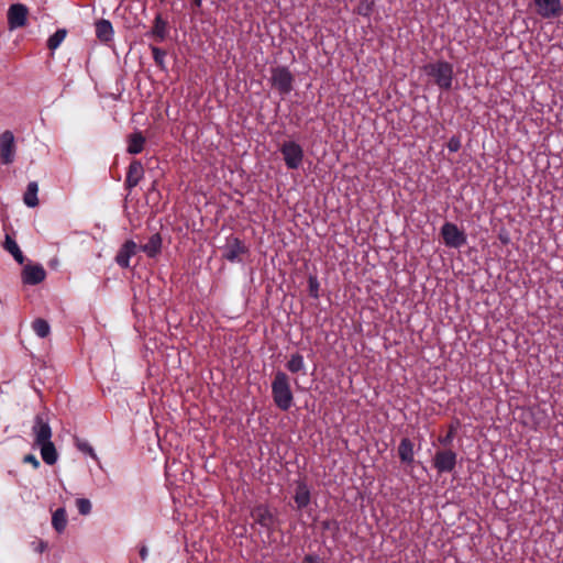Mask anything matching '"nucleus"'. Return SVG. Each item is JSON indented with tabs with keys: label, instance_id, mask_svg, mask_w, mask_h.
Here are the masks:
<instances>
[{
	"label": "nucleus",
	"instance_id": "1",
	"mask_svg": "<svg viewBox=\"0 0 563 563\" xmlns=\"http://www.w3.org/2000/svg\"><path fill=\"white\" fill-rule=\"evenodd\" d=\"M272 394L276 406L282 410H288L292 406V393L288 376L284 372H277L272 383Z\"/></svg>",
	"mask_w": 563,
	"mask_h": 563
},
{
	"label": "nucleus",
	"instance_id": "2",
	"mask_svg": "<svg viewBox=\"0 0 563 563\" xmlns=\"http://www.w3.org/2000/svg\"><path fill=\"white\" fill-rule=\"evenodd\" d=\"M424 73L434 79V82L442 89H450L453 80V67L450 63L439 60L427 64Z\"/></svg>",
	"mask_w": 563,
	"mask_h": 563
},
{
	"label": "nucleus",
	"instance_id": "3",
	"mask_svg": "<svg viewBox=\"0 0 563 563\" xmlns=\"http://www.w3.org/2000/svg\"><path fill=\"white\" fill-rule=\"evenodd\" d=\"M280 152L283 154L285 164L289 169H297L302 164L303 150L298 143L294 141H287L282 145Z\"/></svg>",
	"mask_w": 563,
	"mask_h": 563
},
{
	"label": "nucleus",
	"instance_id": "4",
	"mask_svg": "<svg viewBox=\"0 0 563 563\" xmlns=\"http://www.w3.org/2000/svg\"><path fill=\"white\" fill-rule=\"evenodd\" d=\"M272 85L283 95L289 93L292 89L294 76L285 66H277L272 69Z\"/></svg>",
	"mask_w": 563,
	"mask_h": 563
},
{
	"label": "nucleus",
	"instance_id": "5",
	"mask_svg": "<svg viewBox=\"0 0 563 563\" xmlns=\"http://www.w3.org/2000/svg\"><path fill=\"white\" fill-rule=\"evenodd\" d=\"M16 154L15 139L11 131L0 134V163L10 165L14 162Z\"/></svg>",
	"mask_w": 563,
	"mask_h": 563
},
{
	"label": "nucleus",
	"instance_id": "6",
	"mask_svg": "<svg viewBox=\"0 0 563 563\" xmlns=\"http://www.w3.org/2000/svg\"><path fill=\"white\" fill-rule=\"evenodd\" d=\"M441 234L446 246L459 249L466 243V235L456 224L445 222L441 228Z\"/></svg>",
	"mask_w": 563,
	"mask_h": 563
},
{
	"label": "nucleus",
	"instance_id": "7",
	"mask_svg": "<svg viewBox=\"0 0 563 563\" xmlns=\"http://www.w3.org/2000/svg\"><path fill=\"white\" fill-rule=\"evenodd\" d=\"M32 434L34 437V445L52 440V428L45 415H36L32 427Z\"/></svg>",
	"mask_w": 563,
	"mask_h": 563
},
{
	"label": "nucleus",
	"instance_id": "8",
	"mask_svg": "<svg viewBox=\"0 0 563 563\" xmlns=\"http://www.w3.org/2000/svg\"><path fill=\"white\" fill-rule=\"evenodd\" d=\"M456 465V453L452 450L438 451L433 459V466L439 473H450Z\"/></svg>",
	"mask_w": 563,
	"mask_h": 563
},
{
	"label": "nucleus",
	"instance_id": "9",
	"mask_svg": "<svg viewBox=\"0 0 563 563\" xmlns=\"http://www.w3.org/2000/svg\"><path fill=\"white\" fill-rule=\"evenodd\" d=\"M539 15L544 19H555L563 13L561 0H534Z\"/></svg>",
	"mask_w": 563,
	"mask_h": 563
},
{
	"label": "nucleus",
	"instance_id": "10",
	"mask_svg": "<svg viewBox=\"0 0 563 563\" xmlns=\"http://www.w3.org/2000/svg\"><path fill=\"white\" fill-rule=\"evenodd\" d=\"M29 10L24 4H12L8 10V24L10 30L22 27L26 24Z\"/></svg>",
	"mask_w": 563,
	"mask_h": 563
},
{
	"label": "nucleus",
	"instance_id": "11",
	"mask_svg": "<svg viewBox=\"0 0 563 563\" xmlns=\"http://www.w3.org/2000/svg\"><path fill=\"white\" fill-rule=\"evenodd\" d=\"M46 277L45 269L42 265H25L22 271V282L27 285H37Z\"/></svg>",
	"mask_w": 563,
	"mask_h": 563
},
{
	"label": "nucleus",
	"instance_id": "12",
	"mask_svg": "<svg viewBox=\"0 0 563 563\" xmlns=\"http://www.w3.org/2000/svg\"><path fill=\"white\" fill-rule=\"evenodd\" d=\"M245 252L244 244L238 238H230L223 249L222 256L229 262H236Z\"/></svg>",
	"mask_w": 563,
	"mask_h": 563
},
{
	"label": "nucleus",
	"instance_id": "13",
	"mask_svg": "<svg viewBox=\"0 0 563 563\" xmlns=\"http://www.w3.org/2000/svg\"><path fill=\"white\" fill-rule=\"evenodd\" d=\"M253 520L263 528L271 529L275 523V517L267 506H256L251 514Z\"/></svg>",
	"mask_w": 563,
	"mask_h": 563
},
{
	"label": "nucleus",
	"instance_id": "14",
	"mask_svg": "<svg viewBox=\"0 0 563 563\" xmlns=\"http://www.w3.org/2000/svg\"><path fill=\"white\" fill-rule=\"evenodd\" d=\"M137 250L139 246L134 241H126L115 256L117 264L123 268H128L130 266V258L136 254Z\"/></svg>",
	"mask_w": 563,
	"mask_h": 563
},
{
	"label": "nucleus",
	"instance_id": "15",
	"mask_svg": "<svg viewBox=\"0 0 563 563\" xmlns=\"http://www.w3.org/2000/svg\"><path fill=\"white\" fill-rule=\"evenodd\" d=\"M144 176L143 165L139 161H133L128 170L125 184L128 188H133L139 185L140 180Z\"/></svg>",
	"mask_w": 563,
	"mask_h": 563
},
{
	"label": "nucleus",
	"instance_id": "16",
	"mask_svg": "<svg viewBox=\"0 0 563 563\" xmlns=\"http://www.w3.org/2000/svg\"><path fill=\"white\" fill-rule=\"evenodd\" d=\"M399 459L405 464H412L415 461L413 443L410 439L404 438L398 446Z\"/></svg>",
	"mask_w": 563,
	"mask_h": 563
},
{
	"label": "nucleus",
	"instance_id": "17",
	"mask_svg": "<svg viewBox=\"0 0 563 563\" xmlns=\"http://www.w3.org/2000/svg\"><path fill=\"white\" fill-rule=\"evenodd\" d=\"M148 257H155L162 250V236L158 233L153 234L148 241L140 247Z\"/></svg>",
	"mask_w": 563,
	"mask_h": 563
},
{
	"label": "nucleus",
	"instance_id": "18",
	"mask_svg": "<svg viewBox=\"0 0 563 563\" xmlns=\"http://www.w3.org/2000/svg\"><path fill=\"white\" fill-rule=\"evenodd\" d=\"M37 446L40 448L42 460L46 464L53 465L57 462L58 454L52 440L41 443Z\"/></svg>",
	"mask_w": 563,
	"mask_h": 563
},
{
	"label": "nucleus",
	"instance_id": "19",
	"mask_svg": "<svg viewBox=\"0 0 563 563\" xmlns=\"http://www.w3.org/2000/svg\"><path fill=\"white\" fill-rule=\"evenodd\" d=\"M96 35L102 42H109L113 37V27L110 21L99 20L96 23Z\"/></svg>",
	"mask_w": 563,
	"mask_h": 563
},
{
	"label": "nucleus",
	"instance_id": "20",
	"mask_svg": "<svg viewBox=\"0 0 563 563\" xmlns=\"http://www.w3.org/2000/svg\"><path fill=\"white\" fill-rule=\"evenodd\" d=\"M294 499L297 505V508L299 509H302L309 505L310 492L305 484L301 483L297 486Z\"/></svg>",
	"mask_w": 563,
	"mask_h": 563
},
{
	"label": "nucleus",
	"instance_id": "21",
	"mask_svg": "<svg viewBox=\"0 0 563 563\" xmlns=\"http://www.w3.org/2000/svg\"><path fill=\"white\" fill-rule=\"evenodd\" d=\"M37 191H38L37 183L31 181L27 185L26 191L24 192V196H23V201L27 207L34 208L38 205Z\"/></svg>",
	"mask_w": 563,
	"mask_h": 563
},
{
	"label": "nucleus",
	"instance_id": "22",
	"mask_svg": "<svg viewBox=\"0 0 563 563\" xmlns=\"http://www.w3.org/2000/svg\"><path fill=\"white\" fill-rule=\"evenodd\" d=\"M286 367L291 373H302L303 375H306V364L303 356L298 353H295L290 356L286 364Z\"/></svg>",
	"mask_w": 563,
	"mask_h": 563
},
{
	"label": "nucleus",
	"instance_id": "23",
	"mask_svg": "<svg viewBox=\"0 0 563 563\" xmlns=\"http://www.w3.org/2000/svg\"><path fill=\"white\" fill-rule=\"evenodd\" d=\"M145 143L144 136L140 132H135L129 136L128 152L130 154H139L142 152Z\"/></svg>",
	"mask_w": 563,
	"mask_h": 563
},
{
	"label": "nucleus",
	"instance_id": "24",
	"mask_svg": "<svg viewBox=\"0 0 563 563\" xmlns=\"http://www.w3.org/2000/svg\"><path fill=\"white\" fill-rule=\"evenodd\" d=\"M4 249L14 257V260L19 264H22L24 262V256H23L22 251L20 250L16 242L10 235L5 236Z\"/></svg>",
	"mask_w": 563,
	"mask_h": 563
},
{
	"label": "nucleus",
	"instance_id": "25",
	"mask_svg": "<svg viewBox=\"0 0 563 563\" xmlns=\"http://www.w3.org/2000/svg\"><path fill=\"white\" fill-rule=\"evenodd\" d=\"M52 526L54 529L60 533L65 530L67 526V515L64 508H58L52 517Z\"/></svg>",
	"mask_w": 563,
	"mask_h": 563
},
{
	"label": "nucleus",
	"instance_id": "26",
	"mask_svg": "<svg viewBox=\"0 0 563 563\" xmlns=\"http://www.w3.org/2000/svg\"><path fill=\"white\" fill-rule=\"evenodd\" d=\"M66 30L60 29L57 30L53 35H51L47 40V46L49 49L55 51L65 40L66 37Z\"/></svg>",
	"mask_w": 563,
	"mask_h": 563
},
{
	"label": "nucleus",
	"instance_id": "27",
	"mask_svg": "<svg viewBox=\"0 0 563 563\" xmlns=\"http://www.w3.org/2000/svg\"><path fill=\"white\" fill-rule=\"evenodd\" d=\"M32 328L40 338H46L51 331L48 322L44 319L34 320L32 323Z\"/></svg>",
	"mask_w": 563,
	"mask_h": 563
},
{
	"label": "nucleus",
	"instance_id": "28",
	"mask_svg": "<svg viewBox=\"0 0 563 563\" xmlns=\"http://www.w3.org/2000/svg\"><path fill=\"white\" fill-rule=\"evenodd\" d=\"M153 34L159 40H164L166 36V22L159 15L155 19Z\"/></svg>",
	"mask_w": 563,
	"mask_h": 563
},
{
	"label": "nucleus",
	"instance_id": "29",
	"mask_svg": "<svg viewBox=\"0 0 563 563\" xmlns=\"http://www.w3.org/2000/svg\"><path fill=\"white\" fill-rule=\"evenodd\" d=\"M76 445L79 451H81L82 453H86V454L90 455L92 459L97 460V454H96L93 448L88 442L78 440Z\"/></svg>",
	"mask_w": 563,
	"mask_h": 563
},
{
	"label": "nucleus",
	"instance_id": "30",
	"mask_svg": "<svg viewBox=\"0 0 563 563\" xmlns=\"http://www.w3.org/2000/svg\"><path fill=\"white\" fill-rule=\"evenodd\" d=\"M78 511L81 515H88L91 511V503L86 498H79L76 501Z\"/></svg>",
	"mask_w": 563,
	"mask_h": 563
},
{
	"label": "nucleus",
	"instance_id": "31",
	"mask_svg": "<svg viewBox=\"0 0 563 563\" xmlns=\"http://www.w3.org/2000/svg\"><path fill=\"white\" fill-rule=\"evenodd\" d=\"M152 54H153V58L155 60V63L163 67L164 66V59H165V52L162 51L161 48L158 47H152Z\"/></svg>",
	"mask_w": 563,
	"mask_h": 563
},
{
	"label": "nucleus",
	"instance_id": "32",
	"mask_svg": "<svg viewBox=\"0 0 563 563\" xmlns=\"http://www.w3.org/2000/svg\"><path fill=\"white\" fill-rule=\"evenodd\" d=\"M461 147V142L457 137H451L448 143V148L450 152H457Z\"/></svg>",
	"mask_w": 563,
	"mask_h": 563
},
{
	"label": "nucleus",
	"instance_id": "33",
	"mask_svg": "<svg viewBox=\"0 0 563 563\" xmlns=\"http://www.w3.org/2000/svg\"><path fill=\"white\" fill-rule=\"evenodd\" d=\"M318 288H319V284L317 282V279L314 277H310L309 278V289H310L311 296L318 297Z\"/></svg>",
	"mask_w": 563,
	"mask_h": 563
},
{
	"label": "nucleus",
	"instance_id": "34",
	"mask_svg": "<svg viewBox=\"0 0 563 563\" xmlns=\"http://www.w3.org/2000/svg\"><path fill=\"white\" fill-rule=\"evenodd\" d=\"M23 461H24L25 463H30V464H32V466H33L34 468H37V467L40 466V462H38V460H37V459H36V456H35V455H33V454H27V455H25V456H24V459H23Z\"/></svg>",
	"mask_w": 563,
	"mask_h": 563
},
{
	"label": "nucleus",
	"instance_id": "35",
	"mask_svg": "<svg viewBox=\"0 0 563 563\" xmlns=\"http://www.w3.org/2000/svg\"><path fill=\"white\" fill-rule=\"evenodd\" d=\"M301 563H322L321 559L317 555L308 554L302 559Z\"/></svg>",
	"mask_w": 563,
	"mask_h": 563
},
{
	"label": "nucleus",
	"instance_id": "36",
	"mask_svg": "<svg viewBox=\"0 0 563 563\" xmlns=\"http://www.w3.org/2000/svg\"><path fill=\"white\" fill-rule=\"evenodd\" d=\"M147 555H148V550L145 545H142L141 549H140V558L145 561L147 559Z\"/></svg>",
	"mask_w": 563,
	"mask_h": 563
},
{
	"label": "nucleus",
	"instance_id": "37",
	"mask_svg": "<svg viewBox=\"0 0 563 563\" xmlns=\"http://www.w3.org/2000/svg\"><path fill=\"white\" fill-rule=\"evenodd\" d=\"M451 439H452V433H449L444 439L441 440V442L446 444L451 441Z\"/></svg>",
	"mask_w": 563,
	"mask_h": 563
},
{
	"label": "nucleus",
	"instance_id": "38",
	"mask_svg": "<svg viewBox=\"0 0 563 563\" xmlns=\"http://www.w3.org/2000/svg\"><path fill=\"white\" fill-rule=\"evenodd\" d=\"M192 1H194L195 5H196L197 8H200V7H201V4H202V0H192Z\"/></svg>",
	"mask_w": 563,
	"mask_h": 563
},
{
	"label": "nucleus",
	"instance_id": "39",
	"mask_svg": "<svg viewBox=\"0 0 563 563\" xmlns=\"http://www.w3.org/2000/svg\"><path fill=\"white\" fill-rule=\"evenodd\" d=\"M44 548H45V545H44V544L40 545L41 551H43V550H44Z\"/></svg>",
	"mask_w": 563,
	"mask_h": 563
}]
</instances>
